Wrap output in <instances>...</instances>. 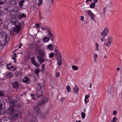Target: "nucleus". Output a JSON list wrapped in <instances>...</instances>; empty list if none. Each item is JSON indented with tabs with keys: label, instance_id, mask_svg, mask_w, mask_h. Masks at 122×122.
Segmentation results:
<instances>
[{
	"label": "nucleus",
	"instance_id": "nucleus-51",
	"mask_svg": "<svg viewBox=\"0 0 122 122\" xmlns=\"http://www.w3.org/2000/svg\"><path fill=\"white\" fill-rule=\"evenodd\" d=\"M60 76V74L59 72H57L56 75V77L57 78L58 77Z\"/></svg>",
	"mask_w": 122,
	"mask_h": 122
},
{
	"label": "nucleus",
	"instance_id": "nucleus-10",
	"mask_svg": "<svg viewBox=\"0 0 122 122\" xmlns=\"http://www.w3.org/2000/svg\"><path fill=\"white\" fill-rule=\"evenodd\" d=\"M9 102L10 104H12V105L11 106H17V107H18V106L17 105L18 103L15 100H13V99L12 98H10L9 99Z\"/></svg>",
	"mask_w": 122,
	"mask_h": 122
},
{
	"label": "nucleus",
	"instance_id": "nucleus-17",
	"mask_svg": "<svg viewBox=\"0 0 122 122\" xmlns=\"http://www.w3.org/2000/svg\"><path fill=\"white\" fill-rule=\"evenodd\" d=\"M18 13V10H14L10 12V14L11 15H13L15 16L17 15Z\"/></svg>",
	"mask_w": 122,
	"mask_h": 122
},
{
	"label": "nucleus",
	"instance_id": "nucleus-53",
	"mask_svg": "<svg viewBox=\"0 0 122 122\" xmlns=\"http://www.w3.org/2000/svg\"><path fill=\"white\" fill-rule=\"evenodd\" d=\"M101 39L102 42H103L106 40L105 39L104 37H102L101 38Z\"/></svg>",
	"mask_w": 122,
	"mask_h": 122
},
{
	"label": "nucleus",
	"instance_id": "nucleus-37",
	"mask_svg": "<svg viewBox=\"0 0 122 122\" xmlns=\"http://www.w3.org/2000/svg\"><path fill=\"white\" fill-rule=\"evenodd\" d=\"M81 117L82 118H84L85 117V114L83 112H82L81 113Z\"/></svg>",
	"mask_w": 122,
	"mask_h": 122
},
{
	"label": "nucleus",
	"instance_id": "nucleus-47",
	"mask_svg": "<svg viewBox=\"0 0 122 122\" xmlns=\"http://www.w3.org/2000/svg\"><path fill=\"white\" fill-rule=\"evenodd\" d=\"M3 10H4L3 11V12H5L4 11L5 10H6L7 11L8 10V8H5L4 7H3Z\"/></svg>",
	"mask_w": 122,
	"mask_h": 122
},
{
	"label": "nucleus",
	"instance_id": "nucleus-54",
	"mask_svg": "<svg viewBox=\"0 0 122 122\" xmlns=\"http://www.w3.org/2000/svg\"><path fill=\"white\" fill-rule=\"evenodd\" d=\"M53 1V0H47V2L48 3H52Z\"/></svg>",
	"mask_w": 122,
	"mask_h": 122
},
{
	"label": "nucleus",
	"instance_id": "nucleus-3",
	"mask_svg": "<svg viewBox=\"0 0 122 122\" xmlns=\"http://www.w3.org/2000/svg\"><path fill=\"white\" fill-rule=\"evenodd\" d=\"M12 114L11 118L13 120H14L21 116V112L19 109H17L16 111H14Z\"/></svg>",
	"mask_w": 122,
	"mask_h": 122
},
{
	"label": "nucleus",
	"instance_id": "nucleus-49",
	"mask_svg": "<svg viewBox=\"0 0 122 122\" xmlns=\"http://www.w3.org/2000/svg\"><path fill=\"white\" fill-rule=\"evenodd\" d=\"M111 42L112 41H108V43H107V44L105 45V46H109L111 44Z\"/></svg>",
	"mask_w": 122,
	"mask_h": 122
},
{
	"label": "nucleus",
	"instance_id": "nucleus-42",
	"mask_svg": "<svg viewBox=\"0 0 122 122\" xmlns=\"http://www.w3.org/2000/svg\"><path fill=\"white\" fill-rule=\"evenodd\" d=\"M66 89L67 90V91L68 92H70L71 91V88L70 86H68L66 87Z\"/></svg>",
	"mask_w": 122,
	"mask_h": 122
},
{
	"label": "nucleus",
	"instance_id": "nucleus-23",
	"mask_svg": "<svg viewBox=\"0 0 122 122\" xmlns=\"http://www.w3.org/2000/svg\"><path fill=\"white\" fill-rule=\"evenodd\" d=\"M113 89L112 87L109 88H108L107 91L108 92L109 94H112L113 93Z\"/></svg>",
	"mask_w": 122,
	"mask_h": 122
},
{
	"label": "nucleus",
	"instance_id": "nucleus-60",
	"mask_svg": "<svg viewBox=\"0 0 122 122\" xmlns=\"http://www.w3.org/2000/svg\"><path fill=\"white\" fill-rule=\"evenodd\" d=\"M117 113V111H116L114 110L113 111V115H115Z\"/></svg>",
	"mask_w": 122,
	"mask_h": 122
},
{
	"label": "nucleus",
	"instance_id": "nucleus-41",
	"mask_svg": "<svg viewBox=\"0 0 122 122\" xmlns=\"http://www.w3.org/2000/svg\"><path fill=\"white\" fill-rule=\"evenodd\" d=\"M10 120L9 118H6L4 119V122H10Z\"/></svg>",
	"mask_w": 122,
	"mask_h": 122
},
{
	"label": "nucleus",
	"instance_id": "nucleus-38",
	"mask_svg": "<svg viewBox=\"0 0 122 122\" xmlns=\"http://www.w3.org/2000/svg\"><path fill=\"white\" fill-rule=\"evenodd\" d=\"M35 73L36 75H38L39 74V70L38 69H36L35 70Z\"/></svg>",
	"mask_w": 122,
	"mask_h": 122
},
{
	"label": "nucleus",
	"instance_id": "nucleus-43",
	"mask_svg": "<svg viewBox=\"0 0 122 122\" xmlns=\"http://www.w3.org/2000/svg\"><path fill=\"white\" fill-rule=\"evenodd\" d=\"M4 94V93L2 91L0 90V97L3 96Z\"/></svg>",
	"mask_w": 122,
	"mask_h": 122
},
{
	"label": "nucleus",
	"instance_id": "nucleus-59",
	"mask_svg": "<svg viewBox=\"0 0 122 122\" xmlns=\"http://www.w3.org/2000/svg\"><path fill=\"white\" fill-rule=\"evenodd\" d=\"M5 64V62L4 61H2L0 63V64L1 65H4V64Z\"/></svg>",
	"mask_w": 122,
	"mask_h": 122
},
{
	"label": "nucleus",
	"instance_id": "nucleus-9",
	"mask_svg": "<svg viewBox=\"0 0 122 122\" xmlns=\"http://www.w3.org/2000/svg\"><path fill=\"white\" fill-rule=\"evenodd\" d=\"M109 28L106 27L104 29L102 32L101 33V35L102 36L105 37L107 36L109 33Z\"/></svg>",
	"mask_w": 122,
	"mask_h": 122
},
{
	"label": "nucleus",
	"instance_id": "nucleus-25",
	"mask_svg": "<svg viewBox=\"0 0 122 122\" xmlns=\"http://www.w3.org/2000/svg\"><path fill=\"white\" fill-rule=\"evenodd\" d=\"M29 81V78L27 76L24 77L23 80V81L25 83H28Z\"/></svg>",
	"mask_w": 122,
	"mask_h": 122
},
{
	"label": "nucleus",
	"instance_id": "nucleus-44",
	"mask_svg": "<svg viewBox=\"0 0 122 122\" xmlns=\"http://www.w3.org/2000/svg\"><path fill=\"white\" fill-rule=\"evenodd\" d=\"M55 52L56 54V55H59L60 54H61L60 52L58 51L57 50H55Z\"/></svg>",
	"mask_w": 122,
	"mask_h": 122
},
{
	"label": "nucleus",
	"instance_id": "nucleus-24",
	"mask_svg": "<svg viewBox=\"0 0 122 122\" xmlns=\"http://www.w3.org/2000/svg\"><path fill=\"white\" fill-rule=\"evenodd\" d=\"M26 15L24 13H20L18 16V17L20 19H21L22 18H25Z\"/></svg>",
	"mask_w": 122,
	"mask_h": 122
},
{
	"label": "nucleus",
	"instance_id": "nucleus-21",
	"mask_svg": "<svg viewBox=\"0 0 122 122\" xmlns=\"http://www.w3.org/2000/svg\"><path fill=\"white\" fill-rule=\"evenodd\" d=\"M5 103L2 101L0 100V109H4L5 107Z\"/></svg>",
	"mask_w": 122,
	"mask_h": 122
},
{
	"label": "nucleus",
	"instance_id": "nucleus-5",
	"mask_svg": "<svg viewBox=\"0 0 122 122\" xmlns=\"http://www.w3.org/2000/svg\"><path fill=\"white\" fill-rule=\"evenodd\" d=\"M17 107H18L17 106H11L9 107L7 110V112L10 114H12L13 113L14 111L16 110V109H17Z\"/></svg>",
	"mask_w": 122,
	"mask_h": 122
},
{
	"label": "nucleus",
	"instance_id": "nucleus-56",
	"mask_svg": "<svg viewBox=\"0 0 122 122\" xmlns=\"http://www.w3.org/2000/svg\"><path fill=\"white\" fill-rule=\"evenodd\" d=\"M65 98L64 97H61L60 99V100L61 102L63 101L64 100Z\"/></svg>",
	"mask_w": 122,
	"mask_h": 122
},
{
	"label": "nucleus",
	"instance_id": "nucleus-1",
	"mask_svg": "<svg viewBox=\"0 0 122 122\" xmlns=\"http://www.w3.org/2000/svg\"><path fill=\"white\" fill-rule=\"evenodd\" d=\"M7 35L6 33L3 32H0V46L4 45L7 43Z\"/></svg>",
	"mask_w": 122,
	"mask_h": 122
},
{
	"label": "nucleus",
	"instance_id": "nucleus-20",
	"mask_svg": "<svg viewBox=\"0 0 122 122\" xmlns=\"http://www.w3.org/2000/svg\"><path fill=\"white\" fill-rule=\"evenodd\" d=\"M31 61L32 63L36 67H38L39 66V64L37 63L35 61L34 58H31Z\"/></svg>",
	"mask_w": 122,
	"mask_h": 122
},
{
	"label": "nucleus",
	"instance_id": "nucleus-58",
	"mask_svg": "<svg viewBox=\"0 0 122 122\" xmlns=\"http://www.w3.org/2000/svg\"><path fill=\"white\" fill-rule=\"evenodd\" d=\"M81 20L82 21H83L84 20V17L83 16H81Z\"/></svg>",
	"mask_w": 122,
	"mask_h": 122
},
{
	"label": "nucleus",
	"instance_id": "nucleus-15",
	"mask_svg": "<svg viewBox=\"0 0 122 122\" xmlns=\"http://www.w3.org/2000/svg\"><path fill=\"white\" fill-rule=\"evenodd\" d=\"M48 36L52 41H53L54 39V36L51 31L48 33Z\"/></svg>",
	"mask_w": 122,
	"mask_h": 122
},
{
	"label": "nucleus",
	"instance_id": "nucleus-6",
	"mask_svg": "<svg viewBox=\"0 0 122 122\" xmlns=\"http://www.w3.org/2000/svg\"><path fill=\"white\" fill-rule=\"evenodd\" d=\"M36 51L38 53L40 56L42 57H45L46 52L45 50L42 49H38L37 48L36 49Z\"/></svg>",
	"mask_w": 122,
	"mask_h": 122
},
{
	"label": "nucleus",
	"instance_id": "nucleus-2",
	"mask_svg": "<svg viewBox=\"0 0 122 122\" xmlns=\"http://www.w3.org/2000/svg\"><path fill=\"white\" fill-rule=\"evenodd\" d=\"M43 95V91L41 90L37 91L35 95L34 93H32L30 95L32 99L36 101L39 98H41Z\"/></svg>",
	"mask_w": 122,
	"mask_h": 122
},
{
	"label": "nucleus",
	"instance_id": "nucleus-55",
	"mask_svg": "<svg viewBox=\"0 0 122 122\" xmlns=\"http://www.w3.org/2000/svg\"><path fill=\"white\" fill-rule=\"evenodd\" d=\"M108 41H112V37L111 36H110L109 37L108 39Z\"/></svg>",
	"mask_w": 122,
	"mask_h": 122
},
{
	"label": "nucleus",
	"instance_id": "nucleus-34",
	"mask_svg": "<svg viewBox=\"0 0 122 122\" xmlns=\"http://www.w3.org/2000/svg\"><path fill=\"white\" fill-rule=\"evenodd\" d=\"M72 67L74 70H77L78 69V67L75 65L72 66Z\"/></svg>",
	"mask_w": 122,
	"mask_h": 122
},
{
	"label": "nucleus",
	"instance_id": "nucleus-12",
	"mask_svg": "<svg viewBox=\"0 0 122 122\" xmlns=\"http://www.w3.org/2000/svg\"><path fill=\"white\" fill-rule=\"evenodd\" d=\"M57 59L58 65L59 66L61 65L62 64V56L61 54H60L58 56Z\"/></svg>",
	"mask_w": 122,
	"mask_h": 122
},
{
	"label": "nucleus",
	"instance_id": "nucleus-50",
	"mask_svg": "<svg viewBox=\"0 0 122 122\" xmlns=\"http://www.w3.org/2000/svg\"><path fill=\"white\" fill-rule=\"evenodd\" d=\"M46 29L48 33L51 31L50 30V29L49 28L46 27Z\"/></svg>",
	"mask_w": 122,
	"mask_h": 122
},
{
	"label": "nucleus",
	"instance_id": "nucleus-22",
	"mask_svg": "<svg viewBox=\"0 0 122 122\" xmlns=\"http://www.w3.org/2000/svg\"><path fill=\"white\" fill-rule=\"evenodd\" d=\"M8 3L11 5L12 6L16 4V2L14 0H9Z\"/></svg>",
	"mask_w": 122,
	"mask_h": 122
},
{
	"label": "nucleus",
	"instance_id": "nucleus-26",
	"mask_svg": "<svg viewBox=\"0 0 122 122\" xmlns=\"http://www.w3.org/2000/svg\"><path fill=\"white\" fill-rule=\"evenodd\" d=\"M50 38L49 37H46L44 38L43 39V41L44 42H47L50 40Z\"/></svg>",
	"mask_w": 122,
	"mask_h": 122
},
{
	"label": "nucleus",
	"instance_id": "nucleus-45",
	"mask_svg": "<svg viewBox=\"0 0 122 122\" xmlns=\"http://www.w3.org/2000/svg\"><path fill=\"white\" fill-rule=\"evenodd\" d=\"M4 10H2V7H1L0 8V16L1 15Z\"/></svg>",
	"mask_w": 122,
	"mask_h": 122
},
{
	"label": "nucleus",
	"instance_id": "nucleus-35",
	"mask_svg": "<svg viewBox=\"0 0 122 122\" xmlns=\"http://www.w3.org/2000/svg\"><path fill=\"white\" fill-rule=\"evenodd\" d=\"M97 55L96 54H95L94 56V60L95 62H96L97 61Z\"/></svg>",
	"mask_w": 122,
	"mask_h": 122
},
{
	"label": "nucleus",
	"instance_id": "nucleus-8",
	"mask_svg": "<svg viewBox=\"0 0 122 122\" xmlns=\"http://www.w3.org/2000/svg\"><path fill=\"white\" fill-rule=\"evenodd\" d=\"M17 19L16 18L14 17L10 19L11 23L13 25H20V23L17 21Z\"/></svg>",
	"mask_w": 122,
	"mask_h": 122
},
{
	"label": "nucleus",
	"instance_id": "nucleus-18",
	"mask_svg": "<svg viewBox=\"0 0 122 122\" xmlns=\"http://www.w3.org/2000/svg\"><path fill=\"white\" fill-rule=\"evenodd\" d=\"M20 25H15L16 27L14 29V30L15 31L16 33L19 32L20 30Z\"/></svg>",
	"mask_w": 122,
	"mask_h": 122
},
{
	"label": "nucleus",
	"instance_id": "nucleus-13",
	"mask_svg": "<svg viewBox=\"0 0 122 122\" xmlns=\"http://www.w3.org/2000/svg\"><path fill=\"white\" fill-rule=\"evenodd\" d=\"M34 112L36 115H38L39 113L40 112L39 107L38 106H35L34 108Z\"/></svg>",
	"mask_w": 122,
	"mask_h": 122
},
{
	"label": "nucleus",
	"instance_id": "nucleus-64",
	"mask_svg": "<svg viewBox=\"0 0 122 122\" xmlns=\"http://www.w3.org/2000/svg\"><path fill=\"white\" fill-rule=\"evenodd\" d=\"M15 56H13V59L14 60H16V59H15Z\"/></svg>",
	"mask_w": 122,
	"mask_h": 122
},
{
	"label": "nucleus",
	"instance_id": "nucleus-57",
	"mask_svg": "<svg viewBox=\"0 0 122 122\" xmlns=\"http://www.w3.org/2000/svg\"><path fill=\"white\" fill-rule=\"evenodd\" d=\"M36 28H37L38 27H39L40 25L39 24L37 23L36 24Z\"/></svg>",
	"mask_w": 122,
	"mask_h": 122
},
{
	"label": "nucleus",
	"instance_id": "nucleus-48",
	"mask_svg": "<svg viewBox=\"0 0 122 122\" xmlns=\"http://www.w3.org/2000/svg\"><path fill=\"white\" fill-rule=\"evenodd\" d=\"M45 64H43L42 65L41 67L42 68V71L45 69Z\"/></svg>",
	"mask_w": 122,
	"mask_h": 122
},
{
	"label": "nucleus",
	"instance_id": "nucleus-33",
	"mask_svg": "<svg viewBox=\"0 0 122 122\" xmlns=\"http://www.w3.org/2000/svg\"><path fill=\"white\" fill-rule=\"evenodd\" d=\"M6 76L10 78H12L13 76V75L10 73H8L6 75Z\"/></svg>",
	"mask_w": 122,
	"mask_h": 122
},
{
	"label": "nucleus",
	"instance_id": "nucleus-40",
	"mask_svg": "<svg viewBox=\"0 0 122 122\" xmlns=\"http://www.w3.org/2000/svg\"><path fill=\"white\" fill-rule=\"evenodd\" d=\"M54 54L53 53H50L49 55V56L51 58H53L54 56Z\"/></svg>",
	"mask_w": 122,
	"mask_h": 122
},
{
	"label": "nucleus",
	"instance_id": "nucleus-29",
	"mask_svg": "<svg viewBox=\"0 0 122 122\" xmlns=\"http://www.w3.org/2000/svg\"><path fill=\"white\" fill-rule=\"evenodd\" d=\"M79 88L77 86H75L74 88V92L76 93L78 92Z\"/></svg>",
	"mask_w": 122,
	"mask_h": 122
},
{
	"label": "nucleus",
	"instance_id": "nucleus-52",
	"mask_svg": "<svg viewBox=\"0 0 122 122\" xmlns=\"http://www.w3.org/2000/svg\"><path fill=\"white\" fill-rule=\"evenodd\" d=\"M10 66L8 63L6 65V66L7 68H8L9 70H10L11 69V67H9V66Z\"/></svg>",
	"mask_w": 122,
	"mask_h": 122
},
{
	"label": "nucleus",
	"instance_id": "nucleus-30",
	"mask_svg": "<svg viewBox=\"0 0 122 122\" xmlns=\"http://www.w3.org/2000/svg\"><path fill=\"white\" fill-rule=\"evenodd\" d=\"M25 1L24 0H22L20 1L19 2V5L20 6V7H22L23 5V4Z\"/></svg>",
	"mask_w": 122,
	"mask_h": 122
},
{
	"label": "nucleus",
	"instance_id": "nucleus-11",
	"mask_svg": "<svg viewBox=\"0 0 122 122\" xmlns=\"http://www.w3.org/2000/svg\"><path fill=\"white\" fill-rule=\"evenodd\" d=\"M48 111H46L44 113H42L40 112L37 115H38L39 117L40 118H44L45 117L46 115L48 114Z\"/></svg>",
	"mask_w": 122,
	"mask_h": 122
},
{
	"label": "nucleus",
	"instance_id": "nucleus-31",
	"mask_svg": "<svg viewBox=\"0 0 122 122\" xmlns=\"http://www.w3.org/2000/svg\"><path fill=\"white\" fill-rule=\"evenodd\" d=\"M6 0H0V5H2L5 4Z\"/></svg>",
	"mask_w": 122,
	"mask_h": 122
},
{
	"label": "nucleus",
	"instance_id": "nucleus-61",
	"mask_svg": "<svg viewBox=\"0 0 122 122\" xmlns=\"http://www.w3.org/2000/svg\"><path fill=\"white\" fill-rule=\"evenodd\" d=\"M88 98V96L86 95L85 96V100H87V99Z\"/></svg>",
	"mask_w": 122,
	"mask_h": 122
},
{
	"label": "nucleus",
	"instance_id": "nucleus-16",
	"mask_svg": "<svg viewBox=\"0 0 122 122\" xmlns=\"http://www.w3.org/2000/svg\"><path fill=\"white\" fill-rule=\"evenodd\" d=\"M13 87L15 88H18L19 86V84L18 81H15L12 83Z\"/></svg>",
	"mask_w": 122,
	"mask_h": 122
},
{
	"label": "nucleus",
	"instance_id": "nucleus-63",
	"mask_svg": "<svg viewBox=\"0 0 122 122\" xmlns=\"http://www.w3.org/2000/svg\"><path fill=\"white\" fill-rule=\"evenodd\" d=\"M22 44L21 43H20V46L19 47V48H20L21 47V46L22 45Z\"/></svg>",
	"mask_w": 122,
	"mask_h": 122
},
{
	"label": "nucleus",
	"instance_id": "nucleus-62",
	"mask_svg": "<svg viewBox=\"0 0 122 122\" xmlns=\"http://www.w3.org/2000/svg\"><path fill=\"white\" fill-rule=\"evenodd\" d=\"M98 0H93V1H94L93 3H96Z\"/></svg>",
	"mask_w": 122,
	"mask_h": 122
},
{
	"label": "nucleus",
	"instance_id": "nucleus-28",
	"mask_svg": "<svg viewBox=\"0 0 122 122\" xmlns=\"http://www.w3.org/2000/svg\"><path fill=\"white\" fill-rule=\"evenodd\" d=\"M22 73L21 71H16L15 74V76H16L22 75Z\"/></svg>",
	"mask_w": 122,
	"mask_h": 122
},
{
	"label": "nucleus",
	"instance_id": "nucleus-36",
	"mask_svg": "<svg viewBox=\"0 0 122 122\" xmlns=\"http://www.w3.org/2000/svg\"><path fill=\"white\" fill-rule=\"evenodd\" d=\"M117 120V118L115 117L113 118V120L111 121V122H116Z\"/></svg>",
	"mask_w": 122,
	"mask_h": 122
},
{
	"label": "nucleus",
	"instance_id": "nucleus-39",
	"mask_svg": "<svg viewBox=\"0 0 122 122\" xmlns=\"http://www.w3.org/2000/svg\"><path fill=\"white\" fill-rule=\"evenodd\" d=\"M96 49H95V50H96L98 51L99 50V47L98 45V44L96 42Z\"/></svg>",
	"mask_w": 122,
	"mask_h": 122
},
{
	"label": "nucleus",
	"instance_id": "nucleus-14",
	"mask_svg": "<svg viewBox=\"0 0 122 122\" xmlns=\"http://www.w3.org/2000/svg\"><path fill=\"white\" fill-rule=\"evenodd\" d=\"M87 13L88 15L91 17L93 21H94V14L92 13L91 11V10H88L87 11Z\"/></svg>",
	"mask_w": 122,
	"mask_h": 122
},
{
	"label": "nucleus",
	"instance_id": "nucleus-46",
	"mask_svg": "<svg viewBox=\"0 0 122 122\" xmlns=\"http://www.w3.org/2000/svg\"><path fill=\"white\" fill-rule=\"evenodd\" d=\"M40 2L38 3V6H40L42 4V0H39Z\"/></svg>",
	"mask_w": 122,
	"mask_h": 122
},
{
	"label": "nucleus",
	"instance_id": "nucleus-32",
	"mask_svg": "<svg viewBox=\"0 0 122 122\" xmlns=\"http://www.w3.org/2000/svg\"><path fill=\"white\" fill-rule=\"evenodd\" d=\"M95 4L93 2L90 5V7L91 8H93L95 7Z\"/></svg>",
	"mask_w": 122,
	"mask_h": 122
},
{
	"label": "nucleus",
	"instance_id": "nucleus-19",
	"mask_svg": "<svg viewBox=\"0 0 122 122\" xmlns=\"http://www.w3.org/2000/svg\"><path fill=\"white\" fill-rule=\"evenodd\" d=\"M42 87V85L41 83H39L37 84L36 85V91L40 90Z\"/></svg>",
	"mask_w": 122,
	"mask_h": 122
},
{
	"label": "nucleus",
	"instance_id": "nucleus-4",
	"mask_svg": "<svg viewBox=\"0 0 122 122\" xmlns=\"http://www.w3.org/2000/svg\"><path fill=\"white\" fill-rule=\"evenodd\" d=\"M48 102V98L45 96H43L41 99L37 102V104L39 106H42L46 104Z\"/></svg>",
	"mask_w": 122,
	"mask_h": 122
},
{
	"label": "nucleus",
	"instance_id": "nucleus-7",
	"mask_svg": "<svg viewBox=\"0 0 122 122\" xmlns=\"http://www.w3.org/2000/svg\"><path fill=\"white\" fill-rule=\"evenodd\" d=\"M46 58V57H44L40 56H38L37 57V60L40 64H41L46 61L47 60Z\"/></svg>",
	"mask_w": 122,
	"mask_h": 122
},
{
	"label": "nucleus",
	"instance_id": "nucleus-27",
	"mask_svg": "<svg viewBox=\"0 0 122 122\" xmlns=\"http://www.w3.org/2000/svg\"><path fill=\"white\" fill-rule=\"evenodd\" d=\"M53 45L51 44H49L47 46V48L50 50L51 51L53 49Z\"/></svg>",
	"mask_w": 122,
	"mask_h": 122
}]
</instances>
